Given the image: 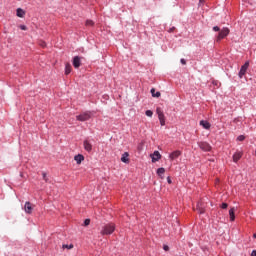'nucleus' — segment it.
I'll use <instances>...</instances> for the list:
<instances>
[{
  "mask_svg": "<svg viewBox=\"0 0 256 256\" xmlns=\"http://www.w3.org/2000/svg\"><path fill=\"white\" fill-rule=\"evenodd\" d=\"M164 251H169V247L167 245L163 246Z\"/></svg>",
  "mask_w": 256,
  "mask_h": 256,
  "instance_id": "2f4dec72",
  "label": "nucleus"
},
{
  "mask_svg": "<svg viewBox=\"0 0 256 256\" xmlns=\"http://www.w3.org/2000/svg\"><path fill=\"white\" fill-rule=\"evenodd\" d=\"M122 163H129V152H124L121 157Z\"/></svg>",
  "mask_w": 256,
  "mask_h": 256,
  "instance_id": "dca6fc26",
  "label": "nucleus"
},
{
  "mask_svg": "<svg viewBox=\"0 0 256 256\" xmlns=\"http://www.w3.org/2000/svg\"><path fill=\"white\" fill-rule=\"evenodd\" d=\"M199 3L201 4V3H205V0H199Z\"/></svg>",
  "mask_w": 256,
  "mask_h": 256,
  "instance_id": "72a5a7b5",
  "label": "nucleus"
},
{
  "mask_svg": "<svg viewBox=\"0 0 256 256\" xmlns=\"http://www.w3.org/2000/svg\"><path fill=\"white\" fill-rule=\"evenodd\" d=\"M156 113L158 115L160 125L162 127L165 126V114L163 113V110L160 107H158L156 108Z\"/></svg>",
  "mask_w": 256,
  "mask_h": 256,
  "instance_id": "20e7f679",
  "label": "nucleus"
},
{
  "mask_svg": "<svg viewBox=\"0 0 256 256\" xmlns=\"http://www.w3.org/2000/svg\"><path fill=\"white\" fill-rule=\"evenodd\" d=\"M71 73V64L66 63L65 65V75H69Z\"/></svg>",
  "mask_w": 256,
  "mask_h": 256,
  "instance_id": "412c9836",
  "label": "nucleus"
},
{
  "mask_svg": "<svg viewBox=\"0 0 256 256\" xmlns=\"http://www.w3.org/2000/svg\"><path fill=\"white\" fill-rule=\"evenodd\" d=\"M41 45H42V47H45V42H43Z\"/></svg>",
  "mask_w": 256,
  "mask_h": 256,
  "instance_id": "f704fd0d",
  "label": "nucleus"
},
{
  "mask_svg": "<svg viewBox=\"0 0 256 256\" xmlns=\"http://www.w3.org/2000/svg\"><path fill=\"white\" fill-rule=\"evenodd\" d=\"M180 155H181V151L176 150V151H174V152H172V153L169 154V159H170L171 161H174V159L179 158Z\"/></svg>",
  "mask_w": 256,
  "mask_h": 256,
  "instance_id": "9b49d317",
  "label": "nucleus"
},
{
  "mask_svg": "<svg viewBox=\"0 0 256 256\" xmlns=\"http://www.w3.org/2000/svg\"><path fill=\"white\" fill-rule=\"evenodd\" d=\"M212 31L214 32H219L218 35L216 36V43H220L225 39V37L229 36V33H231V30H229L228 27H223L222 29L219 26H214L212 28Z\"/></svg>",
  "mask_w": 256,
  "mask_h": 256,
  "instance_id": "f257e3e1",
  "label": "nucleus"
},
{
  "mask_svg": "<svg viewBox=\"0 0 256 256\" xmlns=\"http://www.w3.org/2000/svg\"><path fill=\"white\" fill-rule=\"evenodd\" d=\"M115 231V224L109 223L102 227L101 235H112Z\"/></svg>",
  "mask_w": 256,
  "mask_h": 256,
  "instance_id": "f03ea898",
  "label": "nucleus"
},
{
  "mask_svg": "<svg viewBox=\"0 0 256 256\" xmlns=\"http://www.w3.org/2000/svg\"><path fill=\"white\" fill-rule=\"evenodd\" d=\"M229 215H230V221H235V207L230 208Z\"/></svg>",
  "mask_w": 256,
  "mask_h": 256,
  "instance_id": "a211bd4d",
  "label": "nucleus"
},
{
  "mask_svg": "<svg viewBox=\"0 0 256 256\" xmlns=\"http://www.w3.org/2000/svg\"><path fill=\"white\" fill-rule=\"evenodd\" d=\"M241 157H243V153L242 152H236L233 155V161L234 163H237L239 161V159H241Z\"/></svg>",
  "mask_w": 256,
  "mask_h": 256,
  "instance_id": "2eb2a0df",
  "label": "nucleus"
},
{
  "mask_svg": "<svg viewBox=\"0 0 256 256\" xmlns=\"http://www.w3.org/2000/svg\"><path fill=\"white\" fill-rule=\"evenodd\" d=\"M62 247L63 249H73V244H70V245L64 244Z\"/></svg>",
  "mask_w": 256,
  "mask_h": 256,
  "instance_id": "393cba45",
  "label": "nucleus"
},
{
  "mask_svg": "<svg viewBox=\"0 0 256 256\" xmlns=\"http://www.w3.org/2000/svg\"><path fill=\"white\" fill-rule=\"evenodd\" d=\"M198 147H200L202 151H211V145L207 142H198Z\"/></svg>",
  "mask_w": 256,
  "mask_h": 256,
  "instance_id": "6e6552de",
  "label": "nucleus"
},
{
  "mask_svg": "<svg viewBox=\"0 0 256 256\" xmlns=\"http://www.w3.org/2000/svg\"><path fill=\"white\" fill-rule=\"evenodd\" d=\"M72 65L75 69H79L81 67V57L79 56H74Z\"/></svg>",
  "mask_w": 256,
  "mask_h": 256,
  "instance_id": "0eeeda50",
  "label": "nucleus"
},
{
  "mask_svg": "<svg viewBox=\"0 0 256 256\" xmlns=\"http://www.w3.org/2000/svg\"><path fill=\"white\" fill-rule=\"evenodd\" d=\"M151 159H152V163H157V161H159V159H161V153H159V151H154L153 154H151Z\"/></svg>",
  "mask_w": 256,
  "mask_h": 256,
  "instance_id": "9d476101",
  "label": "nucleus"
},
{
  "mask_svg": "<svg viewBox=\"0 0 256 256\" xmlns=\"http://www.w3.org/2000/svg\"><path fill=\"white\" fill-rule=\"evenodd\" d=\"M180 62H181L182 65H187V61H186L184 58H182V59L180 60Z\"/></svg>",
  "mask_w": 256,
  "mask_h": 256,
  "instance_id": "c756f323",
  "label": "nucleus"
},
{
  "mask_svg": "<svg viewBox=\"0 0 256 256\" xmlns=\"http://www.w3.org/2000/svg\"><path fill=\"white\" fill-rule=\"evenodd\" d=\"M167 183H169V185H171L172 181H171V177H167Z\"/></svg>",
  "mask_w": 256,
  "mask_h": 256,
  "instance_id": "7c9ffc66",
  "label": "nucleus"
},
{
  "mask_svg": "<svg viewBox=\"0 0 256 256\" xmlns=\"http://www.w3.org/2000/svg\"><path fill=\"white\" fill-rule=\"evenodd\" d=\"M16 15H17V17H21V18L25 17V10H23L21 8H17Z\"/></svg>",
  "mask_w": 256,
  "mask_h": 256,
  "instance_id": "f3484780",
  "label": "nucleus"
},
{
  "mask_svg": "<svg viewBox=\"0 0 256 256\" xmlns=\"http://www.w3.org/2000/svg\"><path fill=\"white\" fill-rule=\"evenodd\" d=\"M197 212L200 214V215H203V213H205V207L203 206V203L199 202L197 204Z\"/></svg>",
  "mask_w": 256,
  "mask_h": 256,
  "instance_id": "4468645a",
  "label": "nucleus"
},
{
  "mask_svg": "<svg viewBox=\"0 0 256 256\" xmlns=\"http://www.w3.org/2000/svg\"><path fill=\"white\" fill-rule=\"evenodd\" d=\"M83 147L87 153H91L93 151V144L88 139L83 141Z\"/></svg>",
  "mask_w": 256,
  "mask_h": 256,
  "instance_id": "423d86ee",
  "label": "nucleus"
},
{
  "mask_svg": "<svg viewBox=\"0 0 256 256\" xmlns=\"http://www.w3.org/2000/svg\"><path fill=\"white\" fill-rule=\"evenodd\" d=\"M24 211L28 215H31V213H33V206L31 205V202H25Z\"/></svg>",
  "mask_w": 256,
  "mask_h": 256,
  "instance_id": "1a4fd4ad",
  "label": "nucleus"
},
{
  "mask_svg": "<svg viewBox=\"0 0 256 256\" xmlns=\"http://www.w3.org/2000/svg\"><path fill=\"white\" fill-rule=\"evenodd\" d=\"M74 161H76L77 165H81V162L85 161V156L83 154H77L74 156Z\"/></svg>",
  "mask_w": 256,
  "mask_h": 256,
  "instance_id": "f8f14e48",
  "label": "nucleus"
},
{
  "mask_svg": "<svg viewBox=\"0 0 256 256\" xmlns=\"http://www.w3.org/2000/svg\"><path fill=\"white\" fill-rule=\"evenodd\" d=\"M200 125L204 129H211V123H209V121H207V120H201Z\"/></svg>",
  "mask_w": 256,
  "mask_h": 256,
  "instance_id": "ddd939ff",
  "label": "nucleus"
},
{
  "mask_svg": "<svg viewBox=\"0 0 256 256\" xmlns=\"http://www.w3.org/2000/svg\"><path fill=\"white\" fill-rule=\"evenodd\" d=\"M91 223V220L90 219H85L84 220V225L85 227H87V225H89Z\"/></svg>",
  "mask_w": 256,
  "mask_h": 256,
  "instance_id": "bb28decb",
  "label": "nucleus"
},
{
  "mask_svg": "<svg viewBox=\"0 0 256 256\" xmlns=\"http://www.w3.org/2000/svg\"><path fill=\"white\" fill-rule=\"evenodd\" d=\"M42 177H43V180L47 183V181H49V178H47V173L43 172L42 173Z\"/></svg>",
  "mask_w": 256,
  "mask_h": 256,
  "instance_id": "b1692460",
  "label": "nucleus"
},
{
  "mask_svg": "<svg viewBox=\"0 0 256 256\" xmlns=\"http://www.w3.org/2000/svg\"><path fill=\"white\" fill-rule=\"evenodd\" d=\"M150 93H151L152 97H157V98L161 97V92H155V88H152L150 90Z\"/></svg>",
  "mask_w": 256,
  "mask_h": 256,
  "instance_id": "aec40b11",
  "label": "nucleus"
},
{
  "mask_svg": "<svg viewBox=\"0 0 256 256\" xmlns=\"http://www.w3.org/2000/svg\"><path fill=\"white\" fill-rule=\"evenodd\" d=\"M87 27H93L95 25V22L93 20H86Z\"/></svg>",
  "mask_w": 256,
  "mask_h": 256,
  "instance_id": "4be33fe9",
  "label": "nucleus"
},
{
  "mask_svg": "<svg viewBox=\"0 0 256 256\" xmlns=\"http://www.w3.org/2000/svg\"><path fill=\"white\" fill-rule=\"evenodd\" d=\"M227 207H229V204H227V203H222L221 209H227Z\"/></svg>",
  "mask_w": 256,
  "mask_h": 256,
  "instance_id": "cd10ccee",
  "label": "nucleus"
},
{
  "mask_svg": "<svg viewBox=\"0 0 256 256\" xmlns=\"http://www.w3.org/2000/svg\"><path fill=\"white\" fill-rule=\"evenodd\" d=\"M91 117H93V112L91 111H85L83 113H81L80 115L76 116V121H89V119H91Z\"/></svg>",
  "mask_w": 256,
  "mask_h": 256,
  "instance_id": "7ed1b4c3",
  "label": "nucleus"
},
{
  "mask_svg": "<svg viewBox=\"0 0 256 256\" xmlns=\"http://www.w3.org/2000/svg\"><path fill=\"white\" fill-rule=\"evenodd\" d=\"M253 238H254V239H256V233H255V234H253Z\"/></svg>",
  "mask_w": 256,
  "mask_h": 256,
  "instance_id": "c9c22d12",
  "label": "nucleus"
},
{
  "mask_svg": "<svg viewBox=\"0 0 256 256\" xmlns=\"http://www.w3.org/2000/svg\"><path fill=\"white\" fill-rule=\"evenodd\" d=\"M145 115H146L147 117H153V111H151V110H146Z\"/></svg>",
  "mask_w": 256,
  "mask_h": 256,
  "instance_id": "5701e85b",
  "label": "nucleus"
},
{
  "mask_svg": "<svg viewBox=\"0 0 256 256\" xmlns=\"http://www.w3.org/2000/svg\"><path fill=\"white\" fill-rule=\"evenodd\" d=\"M247 69H249V61H246L244 65L241 66L240 71L238 73L239 79H243V77H245V73H247Z\"/></svg>",
  "mask_w": 256,
  "mask_h": 256,
  "instance_id": "39448f33",
  "label": "nucleus"
},
{
  "mask_svg": "<svg viewBox=\"0 0 256 256\" xmlns=\"http://www.w3.org/2000/svg\"><path fill=\"white\" fill-rule=\"evenodd\" d=\"M251 256H256V250H253Z\"/></svg>",
  "mask_w": 256,
  "mask_h": 256,
  "instance_id": "473e14b6",
  "label": "nucleus"
},
{
  "mask_svg": "<svg viewBox=\"0 0 256 256\" xmlns=\"http://www.w3.org/2000/svg\"><path fill=\"white\" fill-rule=\"evenodd\" d=\"M157 175L158 177H160L161 179H163V175H165V168L161 167L157 169Z\"/></svg>",
  "mask_w": 256,
  "mask_h": 256,
  "instance_id": "6ab92c4d",
  "label": "nucleus"
},
{
  "mask_svg": "<svg viewBox=\"0 0 256 256\" xmlns=\"http://www.w3.org/2000/svg\"><path fill=\"white\" fill-rule=\"evenodd\" d=\"M20 29H21L22 31H27V26H25V25H20Z\"/></svg>",
  "mask_w": 256,
  "mask_h": 256,
  "instance_id": "c85d7f7f",
  "label": "nucleus"
},
{
  "mask_svg": "<svg viewBox=\"0 0 256 256\" xmlns=\"http://www.w3.org/2000/svg\"><path fill=\"white\" fill-rule=\"evenodd\" d=\"M237 141H245V136L244 135H239L237 137Z\"/></svg>",
  "mask_w": 256,
  "mask_h": 256,
  "instance_id": "a878e982",
  "label": "nucleus"
}]
</instances>
